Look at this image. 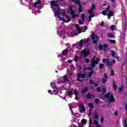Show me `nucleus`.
Masks as SVG:
<instances>
[{"label":"nucleus","instance_id":"nucleus-42","mask_svg":"<svg viewBox=\"0 0 127 127\" xmlns=\"http://www.w3.org/2000/svg\"><path fill=\"white\" fill-rule=\"evenodd\" d=\"M76 4H79L80 3V0H74V2Z\"/></svg>","mask_w":127,"mask_h":127},{"label":"nucleus","instance_id":"nucleus-37","mask_svg":"<svg viewBox=\"0 0 127 127\" xmlns=\"http://www.w3.org/2000/svg\"><path fill=\"white\" fill-rule=\"evenodd\" d=\"M88 106L89 108H91V109H94V105L93 104V103H89L88 104Z\"/></svg>","mask_w":127,"mask_h":127},{"label":"nucleus","instance_id":"nucleus-7","mask_svg":"<svg viewBox=\"0 0 127 127\" xmlns=\"http://www.w3.org/2000/svg\"><path fill=\"white\" fill-rule=\"evenodd\" d=\"M61 15H62V16H65V17L68 19L66 21H64V22L68 23L71 21V19L70 18V17H69V16L66 15L65 14V12H64L63 13H61Z\"/></svg>","mask_w":127,"mask_h":127},{"label":"nucleus","instance_id":"nucleus-11","mask_svg":"<svg viewBox=\"0 0 127 127\" xmlns=\"http://www.w3.org/2000/svg\"><path fill=\"white\" fill-rule=\"evenodd\" d=\"M77 78H82V79H85V78H86V74H82V73L79 72L77 74Z\"/></svg>","mask_w":127,"mask_h":127},{"label":"nucleus","instance_id":"nucleus-8","mask_svg":"<svg viewBox=\"0 0 127 127\" xmlns=\"http://www.w3.org/2000/svg\"><path fill=\"white\" fill-rule=\"evenodd\" d=\"M103 77L104 78H102V83L103 84H106V83L107 82V80H108V78H109V76L107 75V73H105L103 75Z\"/></svg>","mask_w":127,"mask_h":127},{"label":"nucleus","instance_id":"nucleus-58","mask_svg":"<svg viewBox=\"0 0 127 127\" xmlns=\"http://www.w3.org/2000/svg\"><path fill=\"white\" fill-rule=\"evenodd\" d=\"M118 115H119V112H118V111H116L114 113V115H115V116H118Z\"/></svg>","mask_w":127,"mask_h":127},{"label":"nucleus","instance_id":"nucleus-56","mask_svg":"<svg viewBox=\"0 0 127 127\" xmlns=\"http://www.w3.org/2000/svg\"><path fill=\"white\" fill-rule=\"evenodd\" d=\"M93 125H98V121H97V120H94L93 122Z\"/></svg>","mask_w":127,"mask_h":127},{"label":"nucleus","instance_id":"nucleus-14","mask_svg":"<svg viewBox=\"0 0 127 127\" xmlns=\"http://www.w3.org/2000/svg\"><path fill=\"white\" fill-rule=\"evenodd\" d=\"M39 3H41V0H38L34 2L33 6H34V7H36V6H37V4H39Z\"/></svg>","mask_w":127,"mask_h":127},{"label":"nucleus","instance_id":"nucleus-46","mask_svg":"<svg viewBox=\"0 0 127 127\" xmlns=\"http://www.w3.org/2000/svg\"><path fill=\"white\" fill-rule=\"evenodd\" d=\"M91 112H92V110L91 109H89V112L88 114V117H90V116L91 115V114H92Z\"/></svg>","mask_w":127,"mask_h":127},{"label":"nucleus","instance_id":"nucleus-39","mask_svg":"<svg viewBox=\"0 0 127 127\" xmlns=\"http://www.w3.org/2000/svg\"><path fill=\"white\" fill-rule=\"evenodd\" d=\"M111 56L112 57H115L116 56V53L114 51H111Z\"/></svg>","mask_w":127,"mask_h":127},{"label":"nucleus","instance_id":"nucleus-10","mask_svg":"<svg viewBox=\"0 0 127 127\" xmlns=\"http://www.w3.org/2000/svg\"><path fill=\"white\" fill-rule=\"evenodd\" d=\"M103 50L104 52H107V51H109V45L107 44H103Z\"/></svg>","mask_w":127,"mask_h":127},{"label":"nucleus","instance_id":"nucleus-35","mask_svg":"<svg viewBox=\"0 0 127 127\" xmlns=\"http://www.w3.org/2000/svg\"><path fill=\"white\" fill-rule=\"evenodd\" d=\"M57 14L58 18H59V17H61L60 15H61V13L60 12V11H58V12H57Z\"/></svg>","mask_w":127,"mask_h":127},{"label":"nucleus","instance_id":"nucleus-23","mask_svg":"<svg viewBox=\"0 0 127 127\" xmlns=\"http://www.w3.org/2000/svg\"><path fill=\"white\" fill-rule=\"evenodd\" d=\"M63 78H64V82H68V81H69V78H68V77H67L66 76H64Z\"/></svg>","mask_w":127,"mask_h":127},{"label":"nucleus","instance_id":"nucleus-62","mask_svg":"<svg viewBox=\"0 0 127 127\" xmlns=\"http://www.w3.org/2000/svg\"><path fill=\"white\" fill-rule=\"evenodd\" d=\"M59 18H60V20H64V17H60Z\"/></svg>","mask_w":127,"mask_h":127},{"label":"nucleus","instance_id":"nucleus-6","mask_svg":"<svg viewBox=\"0 0 127 127\" xmlns=\"http://www.w3.org/2000/svg\"><path fill=\"white\" fill-rule=\"evenodd\" d=\"M69 11L70 12V14L72 15V18L73 19L76 18V17L75 16V11L73 10V9L72 8V6H70L69 7Z\"/></svg>","mask_w":127,"mask_h":127},{"label":"nucleus","instance_id":"nucleus-50","mask_svg":"<svg viewBox=\"0 0 127 127\" xmlns=\"http://www.w3.org/2000/svg\"><path fill=\"white\" fill-rule=\"evenodd\" d=\"M99 101H100L99 99H96L95 100V103H96V104H99Z\"/></svg>","mask_w":127,"mask_h":127},{"label":"nucleus","instance_id":"nucleus-36","mask_svg":"<svg viewBox=\"0 0 127 127\" xmlns=\"http://www.w3.org/2000/svg\"><path fill=\"white\" fill-rule=\"evenodd\" d=\"M123 90H124V86H121L120 87H119V92L121 93V92H123Z\"/></svg>","mask_w":127,"mask_h":127},{"label":"nucleus","instance_id":"nucleus-30","mask_svg":"<svg viewBox=\"0 0 127 127\" xmlns=\"http://www.w3.org/2000/svg\"><path fill=\"white\" fill-rule=\"evenodd\" d=\"M81 123L82 125H85L87 123V120L86 119H82L81 120Z\"/></svg>","mask_w":127,"mask_h":127},{"label":"nucleus","instance_id":"nucleus-54","mask_svg":"<svg viewBox=\"0 0 127 127\" xmlns=\"http://www.w3.org/2000/svg\"><path fill=\"white\" fill-rule=\"evenodd\" d=\"M83 11V10L82 9V8H78V12H82Z\"/></svg>","mask_w":127,"mask_h":127},{"label":"nucleus","instance_id":"nucleus-57","mask_svg":"<svg viewBox=\"0 0 127 127\" xmlns=\"http://www.w3.org/2000/svg\"><path fill=\"white\" fill-rule=\"evenodd\" d=\"M97 91L98 92H101V87H97Z\"/></svg>","mask_w":127,"mask_h":127},{"label":"nucleus","instance_id":"nucleus-51","mask_svg":"<svg viewBox=\"0 0 127 127\" xmlns=\"http://www.w3.org/2000/svg\"><path fill=\"white\" fill-rule=\"evenodd\" d=\"M90 84H91V85H94L95 84V82L93 81V80H90L89 81Z\"/></svg>","mask_w":127,"mask_h":127},{"label":"nucleus","instance_id":"nucleus-4","mask_svg":"<svg viewBox=\"0 0 127 127\" xmlns=\"http://www.w3.org/2000/svg\"><path fill=\"white\" fill-rule=\"evenodd\" d=\"M51 5V8H54L53 6H58V1L55 0H51L50 1Z\"/></svg>","mask_w":127,"mask_h":127},{"label":"nucleus","instance_id":"nucleus-40","mask_svg":"<svg viewBox=\"0 0 127 127\" xmlns=\"http://www.w3.org/2000/svg\"><path fill=\"white\" fill-rule=\"evenodd\" d=\"M109 42L110 43H112L113 44H115V43H116V41L115 40H110Z\"/></svg>","mask_w":127,"mask_h":127},{"label":"nucleus","instance_id":"nucleus-28","mask_svg":"<svg viewBox=\"0 0 127 127\" xmlns=\"http://www.w3.org/2000/svg\"><path fill=\"white\" fill-rule=\"evenodd\" d=\"M70 69L71 70V71H75L76 70V67H75L73 65H71Z\"/></svg>","mask_w":127,"mask_h":127},{"label":"nucleus","instance_id":"nucleus-16","mask_svg":"<svg viewBox=\"0 0 127 127\" xmlns=\"http://www.w3.org/2000/svg\"><path fill=\"white\" fill-rule=\"evenodd\" d=\"M63 56H67L68 55V51L67 50H64L62 53Z\"/></svg>","mask_w":127,"mask_h":127},{"label":"nucleus","instance_id":"nucleus-34","mask_svg":"<svg viewBox=\"0 0 127 127\" xmlns=\"http://www.w3.org/2000/svg\"><path fill=\"white\" fill-rule=\"evenodd\" d=\"M108 37H109V38H114V35H113V34H112V33H110L108 34Z\"/></svg>","mask_w":127,"mask_h":127},{"label":"nucleus","instance_id":"nucleus-45","mask_svg":"<svg viewBox=\"0 0 127 127\" xmlns=\"http://www.w3.org/2000/svg\"><path fill=\"white\" fill-rule=\"evenodd\" d=\"M102 92H103V94H106V88L103 87L102 88Z\"/></svg>","mask_w":127,"mask_h":127},{"label":"nucleus","instance_id":"nucleus-59","mask_svg":"<svg viewBox=\"0 0 127 127\" xmlns=\"http://www.w3.org/2000/svg\"><path fill=\"white\" fill-rule=\"evenodd\" d=\"M87 70H88L89 71H93V68H92L90 67H87Z\"/></svg>","mask_w":127,"mask_h":127},{"label":"nucleus","instance_id":"nucleus-44","mask_svg":"<svg viewBox=\"0 0 127 127\" xmlns=\"http://www.w3.org/2000/svg\"><path fill=\"white\" fill-rule=\"evenodd\" d=\"M88 13H89V14H92L93 13V10L92 9L88 10Z\"/></svg>","mask_w":127,"mask_h":127},{"label":"nucleus","instance_id":"nucleus-33","mask_svg":"<svg viewBox=\"0 0 127 127\" xmlns=\"http://www.w3.org/2000/svg\"><path fill=\"white\" fill-rule=\"evenodd\" d=\"M81 19L82 21H84L85 20V14L82 13L81 14Z\"/></svg>","mask_w":127,"mask_h":127},{"label":"nucleus","instance_id":"nucleus-55","mask_svg":"<svg viewBox=\"0 0 127 127\" xmlns=\"http://www.w3.org/2000/svg\"><path fill=\"white\" fill-rule=\"evenodd\" d=\"M114 74H115V72H114V70L111 71V76H114Z\"/></svg>","mask_w":127,"mask_h":127},{"label":"nucleus","instance_id":"nucleus-12","mask_svg":"<svg viewBox=\"0 0 127 127\" xmlns=\"http://www.w3.org/2000/svg\"><path fill=\"white\" fill-rule=\"evenodd\" d=\"M109 103H114L115 102V97L114 96L113 94H111L110 97H109Z\"/></svg>","mask_w":127,"mask_h":127},{"label":"nucleus","instance_id":"nucleus-3","mask_svg":"<svg viewBox=\"0 0 127 127\" xmlns=\"http://www.w3.org/2000/svg\"><path fill=\"white\" fill-rule=\"evenodd\" d=\"M106 64H107L108 67H109V68H111V67H112V66H113V62H110V60H109V59L106 60V59L103 58L102 59L103 63H105V62H106Z\"/></svg>","mask_w":127,"mask_h":127},{"label":"nucleus","instance_id":"nucleus-29","mask_svg":"<svg viewBox=\"0 0 127 127\" xmlns=\"http://www.w3.org/2000/svg\"><path fill=\"white\" fill-rule=\"evenodd\" d=\"M94 118L95 120H98V119H99V115H98V114H97V112H96L95 113L94 116Z\"/></svg>","mask_w":127,"mask_h":127},{"label":"nucleus","instance_id":"nucleus-53","mask_svg":"<svg viewBox=\"0 0 127 127\" xmlns=\"http://www.w3.org/2000/svg\"><path fill=\"white\" fill-rule=\"evenodd\" d=\"M85 62H86V63H89V62H90V60H89L88 59H85Z\"/></svg>","mask_w":127,"mask_h":127},{"label":"nucleus","instance_id":"nucleus-9","mask_svg":"<svg viewBox=\"0 0 127 127\" xmlns=\"http://www.w3.org/2000/svg\"><path fill=\"white\" fill-rule=\"evenodd\" d=\"M89 90V88H88V86H85L84 89H82L81 90V94L82 95H84V94H86L87 92H88Z\"/></svg>","mask_w":127,"mask_h":127},{"label":"nucleus","instance_id":"nucleus-49","mask_svg":"<svg viewBox=\"0 0 127 127\" xmlns=\"http://www.w3.org/2000/svg\"><path fill=\"white\" fill-rule=\"evenodd\" d=\"M74 61H75L76 62H77V61H78V56H75V57H74Z\"/></svg>","mask_w":127,"mask_h":127},{"label":"nucleus","instance_id":"nucleus-31","mask_svg":"<svg viewBox=\"0 0 127 127\" xmlns=\"http://www.w3.org/2000/svg\"><path fill=\"white\" fill-rule=\"evenodd\" d=\"M94 16H95L94 15H91L89 16V22H91V20H92V18L94 17Z\"/></svg>","mask_w":127,"mask_h":127},{"label":"nucleus","instance_id":"nucleus-13","mask_svg":"<svg viewBox=\"0 0 127 127\" xmlns=\"http://www.w3.org/2000/svg\"><path fill=\"white\" fill-rule=\"evenodd\" d=\"M75 27L77 31H78V33H81V32H82V31L81 30V28H80V26H79L78 24H76L75 25Z\"/></svg>","mask_w":127,"mask_h":127},{"label":"nucleus","instance_id":"nucleus-21","mask_svg":"<svg viewBox=\"0 0 127 127\" xmlns=\"http://www.w3.org/2000/svg\"><path fill=\"white\" fill-rule=\"evenodd\" d=\"M93 62L95 63L96 65H98V64H99V62H100V58H97Z\"/></svg>","mask_w":127,"mask_h":127},{"label":"nucleus","instance_id":"nucleus-32","mask_svg":"<svg viewBox=\"0 0 127 127\" xmlns=\"http://www.w3.org/2000/svg\"><path fill=\"white\" fill-rule=\"evenodd\" d=\"M67 95H68V96H72L73 92H72V91H71V90L68 91H67Z\"/></svg>","mask_w":127,"mask_h":127},{"label":"nucleus","instance_id":"nucleus-38","mask_svg":"<svg viewBox=\"0 0 127 127\" xmlns=\"http://www.w3.org/2000/svg\"><path fill=\"white\" fill-rule=\"evenodd\" d=\"M110 29L112 31H114L115 30V25H112L110 27Z\"/></svg>","mask_w":127,"mask_h":127},{"label":"nucleus","instance_id":"nucleus-19","mask_svg":"<svg viewBox=\"0 0 127 127\" xmlns=\"http://www.w3.org/2000/svg\"><path fill=\"white\" fill-rule=\"evenodd\" d=\"M94 74V70H92L90 72H88L87 74V77H89V78H91L92 77V75Z\"/></svg>","mask_w":127,"mask_h":127},{"label":"nucleus","instance_id":"nucleus-52","mask_svg":"<svg viewBox=\"0 0 127 127\" xmlns=\"http://www.w3.org/2000/svg\"><path fill=\"white\" fill-rule=\"evenodd\" d=\"M124 124H125V127H127V120L126 119H125L124 120Z\"/></svg>","mask_w":127,"mask_h":127},{"label":"nucleus","instance_id":"nucleus-63","mask_svg":"<svg viewBox=\"0 0 127 127\" xmlns=\"http://www.w3.org/2000/svg\"><path fill=\"white\" fill-rule=\"evenodd\" d=\"M78 23H79V24H83V22H82L81 20H79L78 21Z\"/></svg>","mask_w":127,"mask_h":127},{"label":"nucleus","instance_id":"nucleus-15","mask_svg":"<svg viewBox=\"0 0 127 127\" xmlns=\"http://www.w3.org/2000/svg\"><path fill=\"white\" fill-rule=\"evenodd\" d=\"M91 98H94V95L93 94H91V93H87L86 95V98L91 99Z\"/></svg>","mask_w":127,"mask_h":127},{"label":"nucleus","instance_id":"nucleus-43","mask_svg":"<svg viewBox=\"0 0 127 127\" xmlns=\"http://www.w3.org/2000/svg\"><path fill=\"white\" fill-rule=\"evenodd\" d=\"M96 8V6L95 5V4H93L90 9H95Z\"/></svg>","mask_w":127,"mask_h":127},{"label":"nucleus","instance_id":"nucleus-60","mask_svg":"<svg viewBox=\"0 0 127 127\" xmlns=\"http://www.w3.org/2000/svg\"><path fill=\"white\" fill-rule=\"evenodd\" d=\"M80 78L77 77L76 79L77 81H78V82H82V79H80Z\"/></svg>","mask_w":127,"mask_h":127},{"label":"nucleus","instance_id":"nucleus-1","mask_svg":"<svg viewBox=\"0 0 127 127\" xmlns=\"http://www.w3.org/2000/svg\"><path fill=\"white\" fill-rule=\"evenodd\" d=\"M91 37L93 43H94V44H97L98 40H99V36H98V35L95 34V33H92L91 34Z\"/></svg>","mask_w":127,"mask_h":127},{"label":"nucleus","instance_id":"nucleus-41","mask_svg":"<svg viewBox=\"0 0 127 127\" xmlns=\"http://www.w3.org/2000/svg\"><path fill=\"white\" fill-rule=\"evenodd\" d=\"M74 95L76 96H78V91L76 89L74 90Z\"/></svg>","mask_w":127,"mask_h":127},{"label":"nucleus","instance_id":"nucleus-26","mask_svg":"<svg viewBox=\"0 0 127 127\" xmlns=\"http://www.w3.org/2000/svg\"><path fill=\"white\" fill-rule=\"evenodd\" d=\"M103 47H104V46H103V45H102V44H99L98 45L99 50L100 51H102V50H103Z\"/></svg>","mask_w":127,"mask_h":127},{"label":"nucleus","instance_id":"nucleus-2","mask_svg":"<svg viewBox=\"0 0 127 127\" xmlns=\"http://www.w3.org/2000/svg\"><path fill=\"white\" fill-rule=\"evenodd\" d=\"M78 108H79V113L83 114L84 112H86V108L85 105L82 104L81 103H78Z\"/></svg>","mask_w":127,"mask_h":127},{"label":"nucleus","instance_id":"nucleus-47","mask_svg":"<svg viewBox=\"0 0 127 127\" xmlns=\"http://www.w3.org/2000/svg\"><path fill=\"white\" fill-rule=\"evenodd\" d=\"M106 12L107 11H106L105 10H103L102 12V14H103V15H106Z\"/></svg>","mask_w":127,"mask_h":127},{"label":"nucleus","instance_id":"nucleus-18","mask_svg":"<svg viewBox=\"0 0 127 127\" xmlns=\"http://www.w3.org/2000/svg\"><path fill=\"white\" fill-rule=\"evenodd\" d=\"M104 67H105V64H99V68L100 70H102V69H104Z\"/></svg>","mask_w":127,"mask_h":127},{"label":"nucleus","instance_id":"nucleus-22","mask_svg":"<svg viewBox=\"0 0 127 127\" xmlns=\"http://www.w3.org/2000/svg\"><path fill=\"white\" fill-rule=\"evenodd\" d=\"M90 41V38H87L86 40L83 41V43L84 44H86V43H87V45L86 46H89V41Z\"/></svg>","mask_w":127,"mask_h":127},{"label":"nucleus","instance_id":"nucleus-27","mask_svg":"<svg viewBox=\"0 0 127 127\" xmlns=\"http://www.w3.org/2000/svg\"><path fill=\"white\" fill-rule=\"evenodd\" d=\"M96 66V64L95 63L92 61V62L91 63V66L92 67V68H94V67H95Z\"/></svg>","mask_w":127,"mask_h":127},{"label":"nucleus","instance_id":"nucleus-25","mask_svg":"<svg viewBox=\"0 0 127 127\" xmlns=\"http://www.w3.org/2000/svg\"><path fill=\"white\" fill-rule=\"evenodd\" d=\"M78 46H79V47L83 46V39H81L78 43Z\"/></svg>","mask_w":127,"mask_h":127},{"label":"nucleus","instance_id":"nucleus-17","mask_svg":"<svg viewBox=\"0 0 127 127\" xmlns=\"http://www.w3.org/2000/svg\"><path fill=\"white\" fill-rule=\"evenodd\" d=\"M113 88L115 90H116L118 88V86H117V84H116V82L115 81H113Z\"/></svg>","mask_w":127,"mask_h":127},{"label":"nucleus","instance_id":"nucleus-5","mask_svg":"<svg viewBox=\"0 0 127 127\" xmlns=\"http://www.w3.org/2000/svg\"><path fill=\"white\" fill-rule=\"evenodd\" d=\"M82 54H83L84 57H87L90 55V51L89 50H84L81 52Z\"/></svg>","mask_w":127,"mask_h":127},{"label":"nucleus","instance_id":"nucleus-64","mask_svg":"<svg viewBox=\"0 0 127 127\" xmlns=\"http://www.w3.org/2000/svg\"><path fill=\"white\" fill-rule=\"evenodd\" d=\"M125 111L127 112V103L125 105Z\"/></svg>","mask_w":127,"mask_h":127},{"label":"nucleus","instance_id":"nucleus-24","mask_svg":"<svg viewBox=\"0 0 127 127\" xmlns=\"http://www.w3.org/2000/svg\"><path fill=\"white\" fill-rule=\"evenodd\" d=\"M107 15L111 17L114 16V12L113 11H109Z\"/></svg>","mask_w":127,"mask_h":127},{"label":"nucleus","instance_id":"nucleus-48","mask_svg":"<svg viewBox=\"0 0 127 127\" xmlns=\"http://www.w3.org/2000/svg\"><path fill=\"white\" fill-rule=\"evenodd\" d=\"M111 8V6L108 5L107 7L106 8V11H109V10Z\"/></svg>","mask_w":127,"mask_h":127},{"label":"nucleus","instance_id":"nucleus-20","mask_svg":"<svg viewBox=\"0 0 127 127\" xmlns=\"http://www.w3.org/2000/svg\"><path fill=\"white\" fill-rule=\"evenodd\" d=\"M110 96H111V92H109L108 94L105 95V98L106 99H110Z\"/></svg>","mask_w":127,"mask_h":127},{"label":"nucleus","instance_id":"nucleus-61","mask_svg":"<svg viewBox=\"0 0 127 127\" xmlns=\"http://www.w3.org/2000/svg\"><path fill=\"white\" fill-rule=\"evenodd\" d=\"M67 62L68 64H71V63H72V61L71 60H67Z\"/></svg>","mask_w":127,"mask_h":127}]
</instances>
